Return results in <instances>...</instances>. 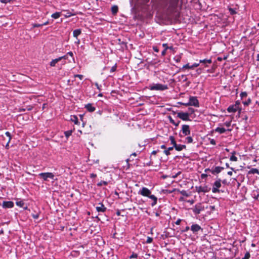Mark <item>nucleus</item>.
Returning <instances> with one entry per match:
<instances>
[{"label": "nucleus", "mask_w": 259, "mask_h": 259, "mask_svg": "<svg viewBox=\"0 0 259 259\" xmlns=\"http://www.w3.org/2000/svg\"><path fill=\"white\" fill-rule=\"evenodd\" d=\"M210 143L212 145H215V141L214 140H211V141H210Z\"/></svg>", "instance_id": "52"}, {"label": "nucleus", "mask_w": 259, "mask_h": 259, "mask_svg": "<svg viewBox=\"0 0 259 259\" xmlns=\"http://www.w3.org/2000/svg\"><path fill=\"white\" fill-rule=\"evenodd\" d=\"M229 11H230L231 14L233 15L236 13L235 11L233 9L229 8Z\"/></svg>", "instance_id": "36"}, {"label": "nucleus", "mask_w": 259, "mask_h": 259, "mask_svg": "<svg viewBox=\"0 0 259 259\" xmlns=\"http://www.w3.org/2000/svg\"><path fill=\"white\" fill-rule=\"evenodd\" d=\"M227 110L229 112H234L237 110V106L235 105L229 106Z\"/></svg>", "instance_id": "14"}, {"label": "nucleus", "mask_w": 259, "mask_h": 259, "mask_svg": "<svg viewBox=\"0 0 259 259\" xmlns=\"http://www.w3.org/2000/svg\"><path fill=\"white\" fill-rule=\"evenodd\" d=\"M169 119L170 122L171 123L175 124V121L174 120V119H172V118L170 116H169Z\"/></svg>", "instance_id": "44"}, {"label": "nucleus", "mask_w": 259, "mask_h": 259, "mask_svg": "<svg viewBox=\"0 0 259 259\" xmlns=\"http://www.w3.org/2000/svg\"><path fill=\"white\" fill-rule=\"evenodd\" d=\"M225 125L227 127H229L231 125V121L225 122Z\"/></svg>", "instance_id": "48"}, {"label": "nucleus", "mask_w": 259, "mask_h": 259, "mask_svg": "<svg viewBox=\"0 0 259 259\" xmlns=\"http://www.w3.org/2000/svg\"><path fill=\"white\" fill-rule=\"evenodd\" d=\"M97 175L96 174H91V178H95L96 177Z\"/></svg>", "instance_id": "53"}, {"label": "nucleus", "mask_w": 259, "mask_h": 259, "mask_svg": "<svg viewBox=\"0 0 259 259\" xmlns=\"http://www.w3.org/2000/svg\"><path fill=\"white\" fill-rule=\"evenodd\" d=\"M112 12L113 14H116L118 11V7L116 6H114L111 8Z\"/></svg>", "instance_id": "24"}, {"label": "nucleus", "mask_w": 259, "mask_h": 259, "mask_svg": "<svg viewBox=\"0 0 259 259\" xmlns=\"http://www.w3.org/2000/svg\"><path fill=\"white\" fill-rule=\"evenodd\" d=\"M74 77H78L80 79H82L83 78V75H80V74H76V75H74Z\"/></svg>", "instance_id": "41"}, {"label": "nucleus", "mask_w": 259, "mask_h": 259, "mask_svg": "<svg viewBox=\"0 0 259 259\" xmlns=\"http://www.w3.org/2000/svg\"><path fill=\"white\" fill-rule=\"evenodd\" d=\"M182 105H185V106H191L190 104H189V102L187 103H181Z\"/></svg>", "instance_id": "55"}, {"label": "nucleus", "mask_w": 259, "mask_h": 259, "mask_svg": "<svg viewBox=\"0 0 259 259\" xmlns=\"http://www.w3.org/2000/svg\"><path fill=\"white\" fill-rule=\"evenodd\" d=\"M180 174H181V172H180V171H179V172H178L177 174H176L175 175L172 176V178H177V176H178L179 175H180Z\"/></svg>", "instance_id": "49"}, {"label": "nucleus", "mask_w": 259, "mask_h": 259, "mask_svg": "<svg viewBox=\"0 0 259 259\" xmlns=\"http://www.w3.org/2000/svg\"><path fill=\"white\" fill-rule=\"evenodd\" d=\"M11 0H0L2 3H8L11 2Z\"/></svg>", "instance_id": "45"}, {"label": "nucleus", "mask_w": 259, "mask_h": 259, "mask_svg": "<svg viewBox=\"0 0 259 259\" xmlns=\"http://www.w3.org/2000/svg\"><path fill=\"white\" fill-rule=\"evenodd\" d=\"M181 222V219H178V220L176 222V223H176V225H180V224Z\"/></svg>", "instance_id": "50"}, {"label": "nucleus", "mask_w": 259, "mask_h": 259, "mask_svg": "<svg viewBox=\"0 0 259 259\" xmlns=\"http://www.w3.org/2000/svg\"><path fill=\"white\" fill-rule=\"evenodd\" d=\"M152 240H153V239H152V238H151V237H148L147 238V239L146 242H147V243H151V242H152Z\"/></svg>", "instance_id": "35"}, {"label": "nucleus", "mask_w": 259, "mask_h": 259, "mask_svg": "<svg viewBox=\"0 0 259 259\" xmlns=\"http://www.w3.org/2000/svg\"><path fill=\"white\" fill-rule=\"evenodd\" d=\"M174 146H172V147H169V148H168V150L169 151L172 150L174 149Z\"/></svg>", "instance_id": "61"}, {"label": "nucleus", "mask_w": 259, "mask_h": 259, "mask_svg": "<svg viewBox=\"0 0 259 259\" xmlns=\"http://www.w3.org/2000/svg\"><path fill=\"white\" fill-rule=\"evenodd\" d=\"M180 121H179L177 123H176L175 122V124H174L175 125H176V126H178V125L179 124Z\"/></svg>", "instance_id": "63"}, {"label": "nucleus", "mask_w": 259, "mask_h": 259, "mask_svg": "<svg viewBox=\"0 0 259 259\" xmlns=\"http://www.w3.org/2000/svg\"><path fill=\"white\" fill-rule=\"evenodd\" d=\"M138 255L136 253H133L130 257V258H137Z\"/></svg>", "instance_id": "38"}, {"label": "nucleus", "mask_w": 259, "mask_h": 259, "mask_svg": "<svg viewBox=\"0 0 259 259\" xmlns=\"http://www.w3.org/2000/svg\"><path fill=\"white\" fill-rule=\"evenodd\" d=\"M188 202L190 203L191 204H193L194 203V200H188Z\"/></svg>", "instance_id": "58"}, {"label": "nucleus", "mask_w": 259, "mask_h": 259, "mask_svg": "<svg viewBox=\"0 0 259 259\" xmlns=\"http://www.w3.org/2000/svg\"><path fill=\"white\" fill-rule=\"evenodd\" d=\"M59 61H60L59 58L54 59L50 62V65L52 67H54L55 66L56 64L58 63Z\"/></svg>", "instance_id": "18"}, {"label": "nucleus", "mask_w": 259, "mask_h": 259, "mask_svg": "<svg viewBox=\"0 0 259 259\" xmlns=\"http://www.w3.org/2000/svg\"><path fill=\"white\" fill-rule=\"evenodd\" d=\"M176 150L178 151H180L182 150L183 149L186 148V146L184 145H176L175 147Z\"/></svg>", "instance_id": "13"}, {"label": "nucleus", "mask_w": 259, "mask_h": 259, "mask_svg": "<svg viewBox=\"0 0 259 259\" xmlns=\"http://www.w3.org/2000/svg\"><path fill=\"white\" fill-rule=\"evenodd\" d=\"M182 131L183 134H184L185 136L189 135L190 134V130L188 125H183L182 126Z\"/></svg>", "instance_id": "7"}, {"label": "nucleus", "mask_w": 259, "mask_h": 259, "mask_svg": "<svg viewBox=\"0 0 259 259\" xmlns=\"http://www.w3.org/2000/svg\"><path fill=\"white\" fill-rule=\"evenodd\" d=\"M95 85L97 87V89L99 90H100V88L98 84V83H95Z\"/></svg>", "instance_id": "54"}, {"label": "nucleus", "mask_w": 259, "mask_h": 259, "mask_svg": "<svg viewBox=\"0 0 259 259\" xmlns=\"http://www.w3.org/2000/svg\"><path fill=\"white\" fill-rule=\"evenodd\" d=\"M191 67V66H189V65L188 64H186L185 65L183 66V68H188V69H190V67Z\"/></svg>", "instance_id": "47"}, {"label": "nucleus", "mask_w": 259, "mask_h": 259, "mask_svg": "<svg viewBox=\"0 0 259 259\" xmlns=\"http://www.w3.org/2000/svg\"><path fill=\"white\" fill-rule=\"evenodd\" d=\"M33 27H38L42 26L41 24H32Z\"/></svg>", "instance_id": "40"}, {"label": "nucleus", "mask_w": 259, "mask_h": 259, "mask_svg": "<svg viewBox=\"0 0 259 259\" xmlns=\"http://www.w3.org/2000/svg\"><path fill=\"white\" fill-rule=\"evenodd\" d=\"M99 206L96 207V210L98 212H104L106 208L104 206V205L102 203H99Z\"/></svg>", "instance_id": "10"}, {"label": "nucleus", "mask_w": 259, "mask_h": 259, "mask_svg": "<svg viewBox=\"0 0 259 259\" xmlns=\"http://www.w3.org/2000/svg\"><path fill=\"white\" fill-rule=\"evenodd\" d=\"M87 109L90 112H93L95 111V108L91 104H88L85 106Z\"/></svg>", "instance_id": "16"}, {"label": "nucleus", "mask_w": 259, "mask_h": 259, "mask_svg": "<svg viewBox=\"0 0 259 259\" xmlns=\"http://www.w3.org/2000/svg\"><path fill=\"white\" fill-rule=\"evenodd\" d=\"M72 131L71 130L67 131L65 132L64 134L65 137L68 138L71 134H72Z\"/></svg>", "instance_id": "26"}, {"label": "nucleus", "mask_w": 259, "mask_h": 259, "mask_svg": "<svg viewBox=\"0 0 259 259\" xmlns=\"http://www.w3.org/2000/svg\"><path fill=\"white\" fill-rule=\"evenodd\" d=\"M250 99H248L247 100V101H245V102H243V103L244 104V105H248L250 103Z\"/></svg>", "instance_id": "39"}, {"label": "nucleus", "mask_w": 259, "mask_h": 259, "mask_svg": "<svg viewBox=\"0 0 259 259\" xmlns=\"http://www.w3.org/2000/svg\"><path fill=\"white\" fill-rule=\"evenodd\" d=\"M5 134L7 137H9L8 143H9L11 139V134L9 132H7Z\"/></svg>", "instance_id": "32"}, {"label": "nucleus", "mask_w": 259, "mask_h": 259, "mask_svg": "<svg viewBox=\"0 0 259 259\" xmlns=\"http://www.w3.org/2000/svg\"><path fill=\"white\" fill-rule=\"evenodd\" d=\"M231 161H236L237 160V158L234 155H232L230 158Z\"/></svg>", "instance_id": "29"}, {"label": "nucleus", "mask_w": 259, "mask_h": 259, "mask_svg": "<svg viewBox=\"0 0 259 259\" xmlns=\"http://www.w3.org/2000/svg\"><path fill=\"white\" fill-rule=\"evenodd\" d=\"M149 197L152 200H153V202H152V203L151 204V205L152 206H153L154 205H155L156 203H157V199L156 198V197H155L154 195H150Z\"/></svg>", "instance_id": "15"}, {"label": "nucleus", "mask_w": 259, "mask_h": 259, "mask_svg": "<svg viewBox=\"0 0 259 259\" xmlns=\"http://www.w3.org/2000/svg\"><path fill=\"white\" fill-rule=\"evenodd\" d=\"M81 33V30L75 29L73 31V35L74 37H77Z\"/></svg>", "instance_id": "17"}, {"label": "nucleus", "mask_w": 259, "mask_h": 259, "mask_svg": "<svg viewBox=\"0 0 259 259\" xmlns=\"http://www.w3.org/2000/svg\"><path fill=\"white\" fill-rule=\"evenodd\" d=\"M201 229V227L200 226H199L197 224H194V225H193L192 226H191V230L194 232V233H195V232H198L199 230H200Z\"/></svg>", "instance_id": "11"}, {"label": "nucleus", "mask_w": 259, "mask_h": 259, "mask_svg": "<svg viewBox=\"0 0 259 259\" xmlns=\"http://www.w3.org/2000/svg\"><path fill=\"white\" fill-rule=\"evenodd\" d=\"M224 168L221 166H217L214 168V169L211 170V172L213 174H219L220 173Z\"/></svg>", "instance_id": "12"}, {"label": "nucleus", "mask_w": 259, "mask_h": 259, "mask_svg": "<svg viewBox=\"0 0 259 259\" xmlns=\"http://www.w3.org/2000/svg\"><path fill=\"white\" fill-rule=\"evenodd\" d=\"M32 217L34 219H37L38 218V217H39V214L38 213H36V214H32Z\"/></svg>", "instance_id": "42"}, {"label": "nucleus", "mask_w": 259, "mask_h": 259, "mask_svg": "<svg viewBox=\"0 0 259 259\" xmlns=\"http://www.w3.org/2000/svg\"><path fill=\"white\" fill-rule=\"evenodd\" d=\"M116 68V66H113V67L111 68V71H112V72H114V71L115 70Z\"/></svg>", "instance_id": "51"}, {"label": "nucleus", "mask_w": 259, "mask_h": 259, "mask_svg": "<svg viewBox=\"0 0 259 259\" xmlns=\"http://www.w3.org/2000/svg\"><path fill=\"white\" fill-rule=\"evenodd\" d=\"M61 13L60 12H56L52 15V17L54 19H57L60 16Z\"/></svg>", "instance_id": "20"}, {"label": "nucleus", "mask_w": 259, "mask_h": 259, "mask_svg": "<svg viewBox=\"0 0 259 259\" xmlns=\"http://www.w3.org/2000/svg\"><path fill=\"white\" fill-rule=\"evenodd\" d=\"M39 175L45 181H48V179H54V175L52 172L40 173Z\"/></svg>", "instance_id": "2"}, {"label": "nucleus", "mask_w": 259, "mask_h": 259, "mask_svg": "<svg viewBox=\"0 0 259 259\" xmlns=\"http://www.w3.org/2000/svg\"><path fill=\"white\" fill-rule=\"evenodd\" d=\"M164 153L167 156L170 155L169 151L168 149L164 150Z\"/></svg>", "instance_id": "46"}, {"label": "nucleus", "mask_w": 259, "mask_h": 259, "mask_svg": "<svg viewBox=\"0 0 259 259\" xmlns=\"http://www.w3.org/2000/svg\"><path fill=\"white\" fill-rule=\"evenodd\" d=\"M221 180L219 179L214 182L212 189V192L213 193H217L220 192L219 188L221 187Z\"/></svg>", "instance_id": "3"}, {"label": "nucleus", "mask_w": 259, "mask_h": 259, "mask_svg": "<svg viewBox=\"0 0 259 259\" xmlns=\"http://www.w3.org/2000/svg\"><path fill=\"white\" fill-rule=\"evenodd\" d=\"M166 50H167V49H166V48H165V50H164V51H162V54L163 55H165V51H166Z\"/></svg>", "instance_id": "62"}, {"label": "nucleus", "mask_w": 259, "mask_h": 259, "mask_svg": "<svg viewBox=\"0 0 259 259\" xmlns=\"http://www.w3.org/2000/svg\"><path fill=\"white\" fill-rule=\"evenodd\" d=\"M193 212L195 214H199L201 211L204 210V208L202 207L200 204L195 205V207L192 209Z\"/></svg>", "instance_id": "8"}, {"label": "nucleus", "mask_w": 259, "mask_h": 259, "mask_svg": "<svg viewBox=\"0 0 259 259\" xmlns=\"http://www.w3.org/2000/svg\"><path fill=\"white\" fill-rule=\"evenodd\" d=\"M48 24H49V22L48 21H46V22H45V23H42L41 24H42V26L44 25H47Z\"/></svg>", "instance_id": "57"}, {"label": "nucleus", "mask_w": 259, "mask_h": 259, "mask_svg": "<svg viewBox=\"0 0 259 259\" xmlns=\"http://www.w3.org/2000/svg\"><path fill=\"white\" fill-rule=\"evenodd\" d=\"M226 129L224 127H217L215 129V131L220 133V134H223L226 132Z\"/></svg>", "instance_id": "19"}, {"label": "nucleus", "mask_w": 259, "mask_h": 259, "mask_svg": "<svg viewBox=\"0 0 259 259\" xmlns=\"http://www.w3.org/2000/svg\"><path fill=\"white\" fill-rule=\"evenodd\" d=\"M59 59V60H61L62 59H66L67 58V55H65V56H62V57H60L58 58Z\"/></svg>", "instance_id": "43"}, {"label": "nucleus", "mask_w": 259, "mask_h": 259, "mask_svg": "<svg viewBox=\"0 0 259 259\" xmlns=\"http://www.w3.org/2000/svg\"><path fill=\"white\" fill-rule=\"evenodd\" d=\"M199 63H194L192 66H191L190 68L193 69V68H194L195 67H198L199 66Z\"/></svg>", "instance_id": "34"}, {"label": "nucleus", "mask_w": 259, "mask_h": 259, "mask_svg": "<svg viewBox=\"0 0 259 259\" xmlns=\"http://www.w3.org/2000/svg\"><path fill=\"white\" fill-rule=\"evenodd\" d=\"M149 89L150 90L163 91L167 89L168 87L167 85L156 83L149 86Z\"/></svg>", "instance_id": "1"}, {"label": "nucleus", "mask_w": 259, "mask_h": 259, "mask_svg": "<svg viewBox=\"0 0 259 259\" xmlns=\"http://www.w3.org/2000/svg\"><path fill=\"white\" fill-rule=\"evenodd\" d=\"M14 206V203L12 201H4L3 204V206L5 208H12Z\"/></svg>", "instance_id": "9"}, {"label": "nucleus", "mask_w": 259, "mask_h": 259, "mask_svg": "<svg viewBox=\"0 0 259 259\" xmlns=\"http://www.w3.org/2000/svg\"><path fill=\"white\" fill-rule=\"evenodd\" d=\"M247 93L246 92H242L240 94V96L242 98H243L244 97H246L247 96Z\"/></svg>", "instance_id": "33"}, {"label": "nucleus", "mask_w": 259, "mask_h": 259, "mask_svg": "<svg viewBox=\"0 0 259 259\" xmlns=\"http://www.w3.org/2000/svg\"><path fill=\"white\" fill-rule=\"evenodd\" d=\"M16 203L17 205L20 206V207H23L24 204L23 201H16Z\"/></svg>", "instance_id": "27"}, {"label": "nucleus", "mask_w": 259, "mask_h": 259, "mask_svg": "<svg viewBox=\"0 0 259 259\" xmlns=\"http://www.w3.org/2000/svg\"><path fill=\"white\" fill-rule=\"evenodd\" d=\"M232 174H233V173H232V171H229L228 172V175L229 176H232Z\"/></svg>", "instance_id": "59"}, {"label": "nucleus", "mask_w": 259, "mask_h": 259, "mask_svg": "<svg viewBox=\"0 0 259 259\" xmlns=\"http://www.w3.org/2000/svg\"><path fill=\"white\" fill-rule=\"evenodd\" d=\"M188 143H191L193 142V139L191 137H188L186 138Z\"/></svg>", "instance_id": "31"}, {"label": "nucleus", "mask_w": 259, "mask_h": 259, "mask_svg": "<svg viewBox=\"0 0 259 259\" xmlns=\"http://www.w3.org/2000/svg\"><path fill=\"white\" fill-rule=\"evenodd\" d=\"M189 104L191 106H194L195 107H198L199 102L196 97H191L189 99Z\"/></svg>", "instance_id": "5"}, {"label": "nucleus", "mask_w": 259, "mask_h": 259, "mask_svg": "<svg viewBox=\"0 0 259 259\" xmlns=\"http://www.w3.org/2000/svg\"><path fill=\"white\" fill-rule=\"evenodd\" d=\"M211 62H212V61H211V59H204V60H200V63H202L204 64H205V63L210 64V63H211Z\"/></svg>", "instance_id": "23"}, {"label": "nucleus", "mask_w": 259, "mask_h": 259, "mask_svg": "<svg viewBox=\"0 0 259 259\" xmlns=\"http://www.w3.org/2000/svg\"><path fill=\"white\" fill-rule=\"evenodd\" d=\"M157 152V151H153L152 152V154H153V155H156Z\"/></svg>", "instance_id": "60"}, {"label": "nucleus", "mask_w": 259, "mask_h": 259, "mask_svg": "<svg viewBox=\"0 0 259 259\" xmlns=\"http://www.w3.org/2000/svg\"><path fill=\"white\" fill-rule=\"evenodd\" d=\"M250 257V254L248 252H247L244 256L242 258V259H249Z\"/></svg>", "instance_id": "30"}, {"label": "nucleus", "mask_w": 259, "mask_h": 259, "mask_svg": "<svg viewBox=\"0 0 259 259\" xmlns=\"http://www.w3.org/2000/svg\"><path fill=\"white\" fill-rule=\"evenodd\" d=\"M177 117L183 120L187 121L189 120V113L185 112L177 113Z\"/></svg>", "instance_id": "4"}, {"label": "nucleus", "mask_w": 259, "mask_h": 259, "mask_svg": "<svg viewBox=\"0 0 259 259\" xmlns=\"http://www.w3.org/2000/svg\"><path fill=\"white\" fill-rule=\"evenodd\" d=\"M71 120L76 124H78V123L77 117L76 116H72L71 118Z\"/></svg>", "instance_id": "21"}, {"label": "nucleus", "mask_w": 259, "mask_h": 259, "mask_svg": "<svg viewBox=\"0 0 259 259\" xmlns=\"http://www.w3.org/2000/svg\"><path fill=\"white\" fill-rule=\"evenodd\" d=\"M161 148H162V149H165L166 148V146L164 145H162L161 146Z\"/></svg>", "instance_id": "64"}, {"label": "nucleus", "mask_w": 259, "mask_h": 259, "mask_svg": "<svg viewBox=\"0 0 259 259\" xmlns=\"http://www.w3.org/2000/svg\"><path fill=\"white\" fill-rule=\"evenodd\" d=\"M108 184V182H106V181H101L100 182V183H99L97 185L98 186H102L103 185H107Z\"/></svg>", "instance_id": "28"}, {"label": "nucleus", "mask_w": 259, "mask_h": 259, "mask_svg": "<svg viewBox=\"0 0 259 259\" xmlns=\"http://www.w3.org/2000/svg\"><path fill=\"white\" fill-rule=\"evenodd\" d=\"M181 193L183 195V196H188V194H187V192L186 191H182L181 192Z\"/></svg>", "instance_id": "37"}, {"label": "nucleus", "mask_w": 259, "mask_h": 259, "mask_svg": "<svg viewBox=\"0 0 259 259\" xmlns=\"http://www.w3.org/2000/svg\"><path fill=\"white\" fill-rule=\"evenodd\" d=\"M140 193L144 196H147L149 197V196L150 195L151 191L147 188L143 187L140 191Z\"/></svg>", "instance_id": "6"}, {"label": "nucleus", "mask_w": 259, "mask_h": 259, "mask_svg": "<svg viewBox=\"0 0 259 259\" xmlns=\"http://www.w3.org/2000/svg\"><path fill=\"white\" fill-rule=\"evenodd\" d=\"M249 174H259V171L256 168H252L251 169H250L249 170Z\"/></svg>", "instance_id": "22"}, {"label": "nucleus", "mask_w": 259, "mask_h": 259, "mask_svg": "<svg viewBox=\"0 0 259 259\" xmlns=\"http://www.w3.org/2000/svg\"><path fill=\"white\" fill-rule=\"evenodd\" d=\"M169 139H170L171 144L173 145V146L175 147V145H177V143L175 141L174 137L172 136H170L169 137Z\"/></svg>", "instance_id": "25"}, {"label": "nucleus", "mask_w": 259, "mask_h": 259, "mask_svg": "<svg viewBox=\"0 0 259 259\" xmlns=\"http://www.w3.org/2000/svg\"><path fill=\"white\" fill-rule=\"evenodd\" d=\"M67 55H69L70 56H73V53L72 52H69L67 53Z\"/></svg>", "instance_id": "56"}]
</instances>
